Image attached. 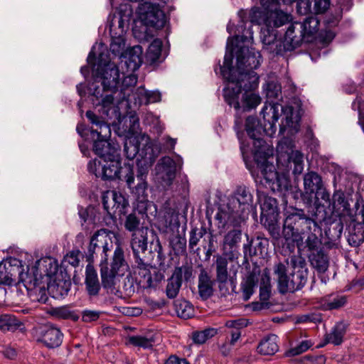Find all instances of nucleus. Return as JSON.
I'll list each match as a JSON object with an SVG mask.
<instances>
[{
	"mask_svg": "<svg viewBox=\"0 0 364 364\" xmlns=\"http://www.w3.org/2000/svg\"><path fill=\"white\" fill-rule=\"evenodd\" d=\"M143 50L140 46H135L127 49L120 57L122 68L124 65L127 72L132 73L136 70L142 63Z\"/></svg>",
	"mask_w": 364,
	"mask_h": 364,
	"instance_id": "22",
	"label": "nucleus"
},
{
	"mask_svg": "<svg viewBox=\"0 0 364 364\" xmlns=\"http://www.w3.org/2000/svg\"><path fill=\"white\" fill-rule=\"evenodd\" d=\"M71 282L70 280L60 279L54 281L49 284L48 290L53 294V296L59 299L65 296L70 291Z\"/></svg>",
	"mask_w": 364,
	"mask_h": 364,
	"instance_id": "36",
	"label": "nucleus"
},
{
	"mask_svg": "<svg viewBox=\"0 0 364 364\" xmlns=\"http://www.w3.org/2000/svg\"><path fill=\"white\" fill-rule=\"evenodd\" d=\"M131 247L136 258L140 252H144L147 248V238L142 233L134 232L132 235Z\"/></svg>",
	"mask_w": 364,
	"mask_h": 364,
	"instance_id": "41",
	"label": "nucleus"
},
{
	"mask_svg": "<svg viewBox=\"0 0 364 364\" xmlns=\"http://www.w3.org/2000/svg\"><path fill=\"white\" fill-rule=\"evenodd\" d=\"M311 343L309 341H303L296 346L289 349L285 355L288 357L295 356L306 352L311 346Z\"/></svg>",
	"mask_w": 364,
	"mask_h": 364,
	"instance_id": "52",
	"label": "nucleus"
},
{
	"mask_svg": "<svg viewBox=\"0 0 364 364\" xmlns=\"http://www.w3.org/2000/svg\"><path fill=\"white\" fill-rule=\"evenodd\" d=\"M128 28V20L122 16H114L109 24L111 36L110 50L119 57L124 53L126 46V31Z\"/></svg>",
	"mask_w": 364,
	"mask_h": 364,
	"instance_id": "11",
	"label": "nucleus"
},
{
	"mask_svg": "<svg viewBox=\"0 0 364 364\" xmlns=\"http://www.w3.org/2000/svg\"><path fill=\"white\" fill-rule=\"evenodd\" d=\"M112 232L105 229L97 230L91 237L89 252L93 254L97 250H102L107 257V252L112 246ZM105 259H107V257Z\"/></svg>",
	"mask_w": 364,
	"mask_h": 364,
	"instance_id": "21",
	"label": "nucleus"
},
{
	"mask_svg": "<svg viewBox=\"0 0 364 364\" xmlns=\"http://www.w3.org/2000/svg\"><path fill=\"white\" fill-rule=\"evenodd\" d=\"M33 301L45 304L48 300L47 291L44 287H38L29 292Z\"/></svg>",
	"mask_w": 364,
	"mask_h": 364,
	"instance_id": "54",
	"label": "nucleus"
},
{
	"mask_svg": "<svg viewBox=\"0 0 364 364\" xmlns=\"http://www.w3.org/2000/svg\"><path fill=\"white\" fill-rule=\"evenodd\" d=\"M129 120L130 126L127 131L124 147L127 158L133 159L138 153L143 156L146 152L153 151L149 136L144 133H135L139 126V118L133 114L129 117Z\"/></svg>",
	"mask_w": 364,
	"mask_h": 364,
	"instance_id": "10",
	"label": "nucleus"
},
{
	"mask_svg": "<svg viewBox=\"0 0 364 364\" xmlns=\"http://www.w3.org/2000/svg\"><path fill=\"white\" fill-rule=\"evenodd\" d=\"M318 25L319 21L314 16L306 18L302 23L296 22L294 28L297 30V34L299 35L296 36V41L316 33L318 29Z\"/></svg>",
	"mask_w": 364,
	"mask_h": 364,
	"instance_id": "24",
	"label": "nucleus"
},
{
	"mask_svg": "<svg viewBox=\"0 0 364 364\" xmlns=\"http://www.w3.org/2000/svg\"><path fill=\"white\" fill-rule=\"evenodd\" d=\"M35 268L39 271L43 277V276L50 277L56 273L58 264L51 257H44L36 262Z\"/></svg>",
	"mask_w": 364,
	"mask_h": 364,
	"instance_id": "32",
	"label": "nucleus"
},
{
	"mask_svg": "<svg viewBox=\"0 0 364 364\" xmlns=\"http://www.w3.org/2000/svg\"><path fill=\"white\" fill-rule=\"evenodd\" d=\"M236 208H233L228 202L220 205L215 215L218 229L224 230L229 226L237 227L245 220Z\"/></svg>",
	"mask_w": 364,
	"mask_h": 364,
	"instance_id": "13",
	"label": "nucleus"
},
{
	"mask_svg": "<svg viewBox=\"0 0 364 364\" xmlns=\"http://www.w3.org/2000/svg\"><path fill=\"white\" fill-rule=\"evenodd\" d=\"M140 225V220L135 214H129L127 216L124 221V227L129 232H136Z\"/></svg>",
	"mask_w": 364,
	"mask_h": 364,
	"instance_id": "55",
	"label": "nucleus"
},
{
	"mask_svg": "<svg viewBox=\"0 0 364 364\" xmlns=\"http://www.w3.org/2000/svg\"><path fill=\"white\" fill-rule=\"evenodd\" d=\"M217 333L215 328H207L201 331H196L193 333V340L195 343L203 344L208 339L213 337Z\"/></svg>",
	"mask_w": 364,
	"mask_h": 364,
	"instance_id": "49",
	"label": "nucleus"
},
{
	"mask_svg": "<svg viewBox=\"0 0 364 364\" xmlns=\"http://www.w3.org/2000/svg\"><path fill=\"white\" fill-rule=\"evenodd\" d=\"M252 40L253 31L250 28L244 31L242 36L228 38L223 65L220 67L222 75L223 69L228 74L230 69L236 79L248 80V75L255 73L254 70L260 65L262 55L254 48H249Z\"/></svg>",
	"mask_w": 364,
	"mask_h": 364,
	"instance_id": "3",
	"label": "nucleus"
},
{
	"mask_svg": "<svg viewBox=\"0 0 364 364\" xmlns=\"http://www.w3.org/2000/svg\"><path fill=\"white\" fill-rule=\"evenodd\" d=\"M165 364H190L188 361L185 358H179L177 356H170Z\"/></svg>",
	"mask_w": 364,
	"mask_h": 364,
	"instance_id": "62",
	"label": "nucleus"
},
{
	"mask_svg": "<svg viewBox=\"0 0 364 364\" xmlns=\"http://www.w3.org/2000/svg\"><path fill=\"white\" fill-rule=\"evenodd\" d=\"M242 232L237 229H233L225 235L223 242V255L232 261L239 257L237 250L238 245L240 242Z\"/></svg>",
	"mask_w": 364,
	"mask_h": 364,
	"instance_id": "20",
	"label": "nucleus"
},
{
	"mask_svg": "<svg viewBox=\"0 0 364 364\" xmlns=\"http://www.w3.org/2000/svg\"><path fill=\"white\" fill-rule=\"evenodd\" d=\"M314 1L313 11L316 14H323L329 8L330 0H312Z\"/></svg>",
	"mask_w": 364,
	"mask_h": 364,
	"instance_id": "57",
	"label": "nucleus"
},
{
	"mask_svg": "<svg viewBox=\"0 0 364 364\" xmlns=\"http://www.w3.org/2000/svg\"><path fill=\"white\" fill-rule=\"evenodd\" d=\"M154 340L151 338H146L141 336H132L127 338V344L144 348L152 347Z\"/></svg>",
	"mask_w": 364,
	"mask_h": 364,
	"instance_id": "48",
	"label": "nucleus"
},
{
	"mask_svg": "<svg viewBox=\"0 0 364 364\" xmlns=\"http://www.w3.org/2000/svg\"><path fill=\"white\" fill-rule=\"evenodd\" d=\"M317 228L316 223L306 216L303 210H296L288 215L284 220L283 227V236L288 243H296L299 247L303 244V240L306 236L305 241L306 247L311 252L319 251L321 241L315 233Z\"/></svg>",
	"mask_w": 364,
	"mask_h": 364,
	"instance_id": "6",
	"label": "nucleus"
},
{
	"mask_svg": "<svg viewBox=\"0 0 364 364\" xmlns=\"http://www.w3.org/2000/svg\"><path fill=\"white\" fill-rule=\"evenodd\" d=\"M182 284V271L181 269H176L171 277L168 279L166 293L169 299H174L177 296Z\"/></svg>",
	"mask_w": 364,
	"mask_h": 364,
	"instance_id": "31",
	"label": "nucleus"
},
{
	"mask_svg": "<svg viewBox=\"0 0 364 364\" xmlns=\"http://www.w3.org/2000/svg\"><path fill=\"white\" fill-rule=\"evenodd\" d=\"M100 313L96 311L86 310L82 313V320L85 322H91L98 319Z\"/></svg>",
	"mask_w": 364,
	"mask_h": 364,
	"instance_id": "58",
	"label": "nucleus"
},
{
	"mask_svg": "<svg viewBox=\"0 0 364 364\" xmlns=\"http://www.w3.org/2000/svg\"><path fill=\"white\" fill-rule=\"evenodd\" d=\"M257 349L258 352L261 354L274 355L279 350L277 336L274 334L267 336L261 341Z\"/></svg>",
	"mask_w": 364,
	"mask_h": 364,
	"instance_id": "33",
	"label": "nucleus"
},
{
	"mask_svg": "<svg viewBox=\"0 0 364 364\" xmlns=\"http://www.w3.org/2000/svg\"><path fill=\"white\" fill-rule=\"evenodd\" d=\"M137 274L139 277H136V279L140 284L144 287H149L151 285V274L147 265L139 264Z\"/></svg>",
	"mask_w": 364,
	"mask_h": 364,
	"instance_id": "46",
	"label": "nucleus"
},
{
	"mask_svg": "<svg viewBox=\"0 0 364 364\" xmlns=\"http://www.w3.org/2000/svg\"><path fill=\"white\" fill-rule=\"evenodd\" d=\"M123 290L124 291L125 296H131L135 291V288L133 284L132 279L127 277L123 286Z\"/></svg>",
	"mask_w": 364,
	"mask_h": 364,
	"instance_id": "59",
	"label": "nucleus"
},
{
	"mask_svg": "<svg viewBox=\"0 0 364 364\" xmlns=\"http://www.w3.org/2000/svg\"><path fill=\"white\" fill-rule=\"evenodd\" d=\"M110 157L90 161L87 166L89 171L103 180H124L128 188H131L134 183L133 164L128 162L121 166L120 161L115 158V155L112 156L113 159Z\"/></svg>",
	"mask_w": 364,
	"mask_h": 364,
	"instance_id": "7",
	"label": "nucleus"
},
{
	"mask_svg": "<svg viewBox=\"0 0 364 364\" xmlns=\"http://www.w3.org/2000/svg\"><path fill=\"white\" fill-rule=\"evenodd\" d=\"M233 346L230 342H225L220 346V352L223 355L227 356L230 353Z\"/></svg>",
	"mask_w": 364,
	"mask_h": 364,
	"instance_id": "63",
	"label": "nucleus"
},
{
	"mask_svg": "<svg viewBox=\"0 0 364 364\" xmlns=\"http://www.w3.org/2000/svg\"><path fill=\"white\" fill-rule=\"evenodd\" d=\"M309 259L311 265L318 274L326 272L328 268V257L321 250L316 252H311L309 256Z\"/></svg>",
	"mask_w": 364,
	"mask_h": 364,
	"instance_id": "29",
	"label": "nucleus"
},
{
	"mask_svg": "<svg viewBox=\"0 0 364 364\" xmlns=\"http://www.w3.org/2000/svg\"><path fill=\"white\" fill-rule=\"evenodd\" d=\"M162 41L159 39H154L149 45L146 53V58L151 63H154L159 60L161 53Z\"/></svg>",
	"mask_w": 364,
	"mask_h": 364,
	"instance_id": "43",
	"label": "nucleus"
},
{
	"mask_svg": "<svg viewBox=\"0 0 364 364\" xmlns=\"http://www.w3.org/2000/svg\"><path fill=\"white\" fill-rule=\"evenodd\" d=\"M228 202L245 218L254 209L252 194L245 186L237 187Z\"/></svg>",
	"mask_w": 364,
	"mask_h": 364,
	"instance_id": "15",
	"label": "nucleus"
},
{
	"mask_svg": "<svg viewBox=\"0 0 364 364\" xmlns=\"http://www.w3.org/2000/svg\"><path fill=\"white\" fill-rule=\"evenodd\" d=\"M176 163L169 156L163 157L156 166V175L157 179L161 181V185L166 188L172 184L176 176Z\"/></svg>",
	"mask_w": 364,
	"mask_h": 364,
	"instance_id": "18",
	"label": "nucleus"
},
{
	"mask_svg": "<svg viewBox=\"0 0 364 364\" xmlns=\"http://www.w3.org/2000/svg\"><path fill=\"white\" fill-rule=\"evenodd\" d=\"M304 193L308 196L309 200L313 198L318 200L319 197L328 201L330 198L329 193L323 188L321 176L316 172L311 171L304 177Z\"/></svg>",
	"mask_w": 364,
	"mask_h": 364,
	"instance_id": "14",
	"label": "nucleus"
},
{
	"mask_svg": "<svg viewBox=\"0 0 364 364\" xmlns=\"http://www.w3.org/2000/svg\"><path fill=\"white\" fill-rule=\"evenodd\" d=\"M102 43L94 46L87 56V63L93 65L94 82L90 87L95 108L104 119L121 123L120 105L127 98L136 85L137 76L134 73H120L116 65L104 58Z\"/></svg>",
	"mask_w": 364,
	"mask_h": 364,
	"instance_id": "2",
	"label": "nucleus"
},
{
	"mask_svg": "<svg viewBox=\"0 0 364 364\" xmlns=\"http://www.w3.org/2000/svg\"><path fill=\"white\" fill-rule=\"evenodd\" d=\"M215 266L216 281L219 283V288L221 290L229 279L228 259L223 257H218L216 259Z\"/></svg>",
	"mask_w": 364,
	"mask_h": 364,
	"instance_id": "34",
	"label": "nucleus"
},
{
	"mask_svg": "<svg viewBox=\"0 0 364 364\" xmlns=\"http://www.w3.org/2000/svg\"><path fill=\"white\" fill-rule=\"evenodd\" d=\"M295 26H296V22L291 24L288 27V28L286 31L285 36H284V42L281 40L280 38L278 37L277 31L275 29L277 38L281 41L282 49L278 53L269 52L270 53H274V54L278 55V54L282 53L284 50H291L294 48H296L302 43V41L304 40V38H301L300 41H298V42H297V41H296V36H298L299 35L297 34V30L294 28Z\"/></svg>",
	"mask_w": 364,
	"mask_h": 364,
	"instance_id": "26",
	"label": "nucleus"
},
{
	"mask_svg": "<svg viewBox=\"0 0 364 364\" xmlns=\"http://www.w3.org/2000/svg\"><path fill=\"white\" fill-rule=\"evenodd\" d=\"M136 13L141 21L146 26L161 28L166 23V17L159 5L150 2L139 4Z\"/></svg>",
	"mask_w": 364,
	"mask_h": 364,
	"instance_id": "12",
	"label": "nucleus"
},
{
	"mask_svg": "<svg viewBox=\"0 0 364 364\" xmlns=\"http://www.w3.org/2000/svg\"><path fill=\"white\" fill-rule=\"evenodd\" d=\"M346 303V297L343 295H331L329 296L324 303L323 304V308L325 310H333L337 309Z\"/></svg>",
	"mask_w": 364,
	"mask_h": 364,
	"instance_id": "44",
	"label": "nucleus"
},
{
	"mask_svg": "<svg viewBox=\"0 0 364 364\" xmlns=\"http://www.w3.org/2000/svg\"><path fill=\"white\" fill-rule=\"evenodd\" d=\"M104 208L109 214H124L129 203L126 198L117 191H107L102 195Z\"/></svg>",
	"mask_w": 364,
	"mask_h": 364,
	"instance_id": "17",
	"label": "nucleus"
},
{
	"mask_svg": "<svg viewBox=\"0 0 364 364\" xmlns=\"http://www.w3.org/2000/svg\"><path fill=\"white\" fill-rule=\"evenodd\" d=\"M333 213L338 215H344L349 210V204L342 192H336L333 196Z\"/></svg>",
	"mask_w": 364,
	"mask_h": 364,
	"instance_id": "40",
	"label": "nucleus"
},
{
	"mask_svg": "<svg viewBox=\"0 0 364 364\" xmlns=\"http://www.w3.org/2000/svg\"><path fill=\"white\" fill-rule=\"evenodd\" d=\"M248 321L245 318H237L228 320L225 322V327L229 329V331H241V329L247 326Z\"/></svg>",
	"mask_w": 364,
	"mask_h": 364,
	"instance_id": "51",
	"label": "nucleus"
},
{
	"mask_svg": "<svg viewBox=\"0 0 364 364\" xmlns=\"http://www.w3.org/2000/svg\"><path fill=\"white\" fill-rule=\"evenodd\" d=\"M262 9L254 7L249 13L251 23L261 26L260 38L263 48L267 52H279L282 43L277 38L275 28L290 20V16L277 9V0H259Z\"/></svg>",
	"mask_w": 364,
	"mask_h": 364,
	"instance_id": "4",
	"label": "nucleus"
},
{
	"mask_svg": "<svg viewBox=\"0 0 364 364\" xmlns=\"http://www.w3.org/2000/svg\"><path fill=\"white\" fill-rule=\"evenodd\" d=\"M257 282V277L255 274L251 273L241 284V289L244 300L247 301L254 292V287Z\"/></svg>",
	"mask_w": 364,
	"mask_h": 364,
	"instance_id": "42",
	"label": "nucleus"
},
{
	"mask_svg": "<svg viewBox=\"0 0 364 364\" xmlns=\"http://www.w3.org/2000/svg\"><path fill=\"white\" fill-rule=\"evenodd\" d=\"M271 295L270 278L267 276H262L259 287V297L263 301L269 299Z\"/></svg>",
	"mask_w": 364,
	"mask_h": 364,
	"instance_id": "50",
	"label": "nucleus"
},
{
	"mask_svg": "<svg viewBox=\"0 0 364 364\" xmlns=\"http://www.w3.org/2000/svg\"><path fill=\"white\" fill-rule=\"evenodd\" d=\"M348 241L350 245L357 247L363 241V236L350 235L348 238Z\"/></svg>",
	"mask_w": 364,
	"mask_h": 364,
	"instance_id": "61",
	"label": "nucleus"
},
{
	"mask_svg": "<svg viewBox=\"0 0 364 364\" xmlns=\"http://www.w3.org/2000/svg\"><path fill=\"white\" fill-rule=\"evenodd\" d=\"M109 269L115 274L123 276L129 269V265L124 259V251L119 245L117 246L114 252Z\"/></svg>",
	"mask_w": 364,
	"mask_h": 364,
	"instance_id": "28",
	"label": "nucleus"
},
{
	"mask_svg": "<svg viewBox=\"0 0 364 364\" xmlns=\"http://www.w3.org/2000/svg\"><path fill=\"white\" fill-rule=\"evenodd\" d=\"M19 274L20 280L23 283L24 287L30 292L34 289L38 287L43 277L38 270L35 268V264L28 269L27 272H20Z\"/></svg>",
	"mask_w": 364,
	"mask_h": 364,
	"instance_id": "27",
	"label": "nucleus"
},
{
	"mask_svg": "<svg viewBox=\"0 0 364 364\" xmlns=\"http://www.w3.org/2000/svg\"><path fill=\"white\" fill-rule=\"evenodd\" d=\"M122 276V274H115V272L109 269L107 265L101 267L102 284L106 289L114 287L119 278Z\"/></svg>",
	"mask_w": 364,
	"mask_h": 364,
	"instance_id": "39",
	"label": "nucleus"
},
{
	"mask_svg": "<svg viewBox=\"0 0 364 364\" xmlns=\"http://www.w3.org/2000/svg\"><path fill=\"white\" fill-rule=\"evenodd\" d=\"M41 341L48 348L59 346L63 340V334L60 331L53 326L46 325L42 328Z\"/></svg>",
	"mask_w": 364,
	"mask_h": 364,
	"instance_id": "25",
	"label": "nucleus"
},
{
	"mask_svg": "<svg viewBox=\"0 0 364 364\" xmlns=\"http://www.w3.org/2000/svg\"><path fill=\"white\" fill-rule=\"evenodd\" d=\"M231 71L229 69L230 73L228 74L225 69L223 70V77L228 82L223 90L227 103L236 109L242 107L244 110H249L257 107L261 102V97L252 91L259 85L257 74H250L248 80H245L243 78L236 79Z\"/></svg>",
	"mask_w": 364,
	"mask_h": 364,
	"instance_id": "5",
	"label": "nucleus"
},
{
	"mask_svg": "<svg viewBox=\"0 0 364 364\" xmlns=\"http://www.w3.org/2000/svg\"><path fill=\"white\" fill-rule=\"evenodd\" d=\"M18 326L19 323L14 316L9 314L0 316V330L3 331H13Z\"/></svg>",
	"mask_w": 364,
	"mask_h": 364,
	"instance_id": "45",
	"label": "nucleus"
},
{
	"mask_svg": "<svg viewBox=\"0 0 364 364\" xmlns=\"http://www.w3.org/2000/svg\"><path fill=\"white\" fill-rule=\"evenodd\" d=\"M202 237V235L197 233L196 230H192L190 234L189 238V247L193 249L195 246H196Z\"/></svg>",
	"mask_w": 364,
	"mask_h": 364,
	"instance_id": "60",
	"label": "nucleus"
},
{
	"mask_svg": "<svg viewBox=\"0 0 364 364\" xmlns=\"http://www.w3.org/2000/svg\"><path fill=\"white\" fill-rule=\"evenodd\" d=\"M261 215L260 221L269 228H274L277 222L278 208L277 200L267 196H259Z\"/></svg>",
	"mask_w": 364,
	"mask_h": 364,
	"instance_id": "16",
	"label": "nucleus"
},
{
	"mask_svg": "<svg viewBox=\"0 0 364 364\" xmlns=\"http://www.w3.org/2000/svg\"><path fill=\"white\" fill-rule=\"evenodd\" d=\"M134 183L132 185L131 188H129L131 189L132 193L135 196L136 199L140 201L143 202L147 199V188L148 184L146 181L142 180V181H138V183L136 186H133Z\"/></svg>",
	"mask_w": 364,
	"mask_h": 364,
	"instance_id": "47",
	"label": "nucleus"
},
{
	"mask_svg": "<svg viewBox=\"0 0 364 364\" xmlns=\"http://www.w3.org/2000/svg\"><path fill=\"white\" fill-rule=\"evenodd\" d=\"M290 265L294 269L289 276L287 274V267L284 264L279 263L274 267L277 275L278 288L280 292L294 291L301 289L307 282L308 269L305 261L296 256L290 258Z\"/></svg>",
	"mask_w": 364,
	"mask_h": 364,
	"instance_id": "8",
	"label": "nucleus"
},
{
	"mask_svg": "<svg viewBox=\"0 0 364 364\" xmlns=\"http://www.w3.org/2000/svg\"><path fill=\"white\" fill-rule=\"evenodd\" d=\"M20 262L16 259H10L0 262V284L11 285L14 277L19 273Z\"/></svg>",
	"mask_w": 364,
	"mask_h": 364,
	"instance_id": "23",
	"label": "nucleus"
},
{
	"mask_svg": "<svg viewBox=\"0 0 364 364\" xmlns=\"http://www.w3.org/2000/svg\"><path fill=\"white\" fill-rule=\"evenodd\" d=\"M347 325L343 322L337 323L331 332L326 335L328 343L340 345L346 332Z\"/></svg>",
	"mask_w": 364,
	"mask_h": 364,
	"instance_id": "37",
	"label": "nucleus"
},
{
	"mask_svg": "<svg viewBox=\"0 0 364 364\" xmlns=\"http://www.w3.org/2000/svg\"><path fill=\"white\" fill-rule=\"evenodd\" d=\"M144 160L139 161L137 164L138 170L136 173L137 181H146V177L149 173V168L154 161L156 156L154 152H146L143 156Z\"/></svg>",
	"mask_w": 364,
	"mask_h": 364,
	"instance_id": "35",
	"label": "nucleus"
},
{
	"mask_svg": "<svg viewBox=\"0 0 364 364\" xmlns=\"http://www.w3.org/2000/svg\"><path fill=\"white\" fill-rule=\"evenodd\" d=\"M131 100L127 98L124 100L126 105L129 108L132 104L134 106H140L143 104L155 103L161 100V93L158 91H147L143 87L135 88L132 87V92H130Z\"/></svg>",
	"mask_w": 364,
	"mask_h": 364,
	"instance_id": "19",
	"label": "nucleus"
},
{
	"mask_svg": "<svg viewBox=\"0 0 364 364\" xmlns=\"http://www.w3.org/2000/svg\"><path fill=\"white\" fill-rule=\"evenodd\" d=\"M176 311L178 316L185 319L190 318L193 314V307L186 301L180 302L177 306Z\"/></svg>",
	"mask_w": 364,
	"mask_h": 364,
	"instance_id": "53",
	"label": "nucleus"
},
{
	"mask_svg": "<svg viewBox=\"0 0 364 364\" xmlns=\"http://www.w3.org/2000/svg\"><path fill=\"white\" fill-rule=\"evenodd\" d=\"M261 114L263 124L249 117L246 119V131L253 140V154L257 171V176L264 180L272 191L289 188L287 171L289 164H294V173L299 174L304 168L303 154L294 150L291 136L299 130L301 116L297 108L282 107L279 104L264 105Z\"/></svg>",
	"mask_w": 364,
	"mask_h": 364,
	"instance_id": "1",
	"label": "nucleus"
},
{
	"mask_svg": "<svg viewBox=\"0 0 364 364\" xmlns=\"http://www.w3.org/2000/svg\"><path fill=\"white\" fill-rule=\"evenodd\" d=\"M86 117L90 121L92 124H95L96 129H91V137L94 140L93 150L95 153L100 156V159L105 158L107 156H114L117 152V149L111 146L110 144L107 141V139L111 135V129L107 122H105V119L100 116V119L94 112L92 111H87L86 112ZM107 120H109L107 119ZM112 123H113V119ZM124 120L127 121V117H122V122ZM115 124H118L116 122ZM122 123H119L121 124Z\"/></svg>",
	"mask_w": 364,
	"mask_h": 364,
	"instance_id": "9",
	"label": "nucleus"
},
{
	"mask_svg": "<svg viewBox=\"0 0 364 364\" xmlns=\"http://www.w3.org/2000/svg\"><path fill=\"white\" fill-rule=\"evenodd\" d=\"M198 291L203 299H207L213 294V282L205 272H202L199 276Z\"/></svg>",
	"mask_w": 364,
	"mask_h": 364,
	"instance_id": "38",
	"label": "nucleus"
},
{
	"mask_svg": "<svg viewBox=\"0 0 364 364\" xmlns=\"http://www.w3.org/2000/svg\"><path fill=\"white\" fill-rule=\"evenodd\" d=\"M67 260L68 262L73 267H76L79 264V259L77 258V253L74 252H70L67 255Z\"/></svg>",
	"mask_w": 364,
	"mask_h": 364,
	"instance_id": "64",
	"label": "nucleus"
},
{
	"mask_svg": "<svg viewBox=\"0 0 364 364\" xmlns=\"http://www.w3.org/2000/svg\"><path fill=\"white\" fill-rule=\"evenodd\" d=\"M282 87L279 84L276 82L271 81L267 84L266 93L268 98H277L280 95Z\"/></svg>",
	"mask_w": 364,
	"mask_h": 364,
	"instance_id": "56",
	"label": "nucleus"
},
{
	"mask_svg": "<svg viewBox=\"0 0 364 364\" xmlns=\"http://www.w3.org/2000/svg\"><path fill=\"white\" fill-rule=\"evenodd\" d=\"M85 284L90 295H97L100 289L97 274L91 264H87L85 271Z\"/></svg>",
	"mask_w": 364,
	"mask_h": 364,
	"instance_id": "30",
	"label": "nucleus"
}]
</instances>
